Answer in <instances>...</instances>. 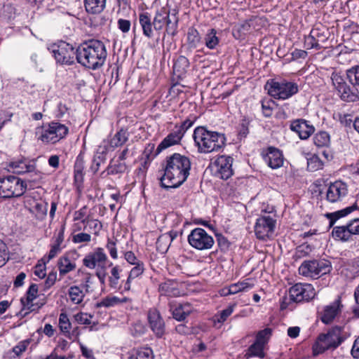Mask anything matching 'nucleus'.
Returning a JSON list of instances; mask_svg holds the SVG:
<instances>
[{"instance_id":"1","label":"nucleus","mask_w":359,"mask_h":359,"mask_svg":"<svg viewBox=\"0 0 359 359\" xmlns=\"http://www.w3.org/2000/svg\"><path fill=\"white\" fill-rule=\"evenodd\" d=\"M190 170L191 161L187 156L178 153L168 156L164 174L160 179L161 186L166 189L180 187L187 180Z\"/></svg>"},{"instance_id":"2","label":"nucleus","mask_w":359,"mask_h":359,"mask_svg":"<svg viewBox=\"0 0 359 359\" xmlns=\"http://www.w3.org/2000/svg\"><path fill=\"white\" fill-rule=\"evenodd\" d=\"M107 56L104 43L99 40H90L80 44L76 48V60L82 66L97 69L102 67Z\"/></svg>"},{"instance_id":"3","label":"nucleus","mask_w":359,"mask_h":359,"mask_svg":"<svg viewBox=\"0 0 359 359\" xmlns=\"http://www.w3.org/2000/svg\"><path fill=\"white\" fill-rule=\"evenodd\" d=\"M193 137L199 153L218 151L225 146L226 137L224 134L208 130L203 126L195 128Z\"/></svg>"},{"instance_id":"4","label":"nucleus","mask_w":359,"mask_h":359,"mask_svg":"<svg viewBox=\"0 0 359 359\" xmlns=\"http://www.w3.org/2000/svg\"><path fill=\"white\" fill-rule=\"evenodd\" d=\"M35 180H21L14 175L0 177V198L20 197L24 194L27 189L34 185Z\"/></svg>"},{"instance_id":"5","label":"nucleus","mask_w":359,"mask_h":359,"mask_svg":"<svg viewBox=\"0 0 359 359\" xmlns=\"http://www.w3.org/2000/svg\"><path fill=\"white\" fill-rule=\"evenodd\" d=\"M341 332L342 327L335 326L327 333L320 334L312 346L313 355L322 354L329 349L337 348L344 341Z\"/></svg>"},{"instance_id":"6","label":"nucleus","mask_w":359,"mask_h":359,"mask_svg":"<svg viewBox=\"0 0 359 359\" xmlns=\"http://www.w3.org/2000/svg\"><path fill=\"white\" fill-rule=\"evenodd\" d=\"M331 270L330 262L325 259L304 261L299 267L300 275L312 278H318L330 273Z\"/></svg>"},{"instance_id":"7","label":"nucleus","mask_w":359,"mask_h":359,"mask_svg":"<svg viewBox=\"0 0 359 359\" xmlns=\"http://www.w3.org/2000/svg\"><path fill=\"white\" fill-rule=\"evenodd\" d=\"M48 50L52 53L56 62L61 65H72L74 62V57L76 58V50H74L72 44L64 41L51 44Z\"/></svg>"},{"instance_id":"8","label":"nucleus","mask_w":359,"mask_h":359,"mask_svg":"<svg viewBox=\"0 0 359 359\" xmlns=\"http://www.w3.org/2000/svg\"><path fill=\"white\" fill-rule=\"evenodd\" d=\"M69 128L65 124L57 121H52L48 124L39 140L46 144H55L60 140L65 138L68 134Z\"/></svg>"},{"instance_id":"9","label":"nucleus","mask_w":359,"mask_h":359,"mask_svg":"<svg viewBox=\"0 0 359 359\" xmlns=\"http://www.w3.org/2000/svg\"><path fill=\"white\" fill-rule=\"evenodd\" d=\"M269 85L268 93L271 97L276 99H287L297 93L299 90L297 83L286 81H272Z\"/></svg>"},{"instance_id":"10","label":"nucleus","mask_w":359,"mask_h":359,"mask_svg":"<svg viewBox=\"0 0 359 359\" xmlns=\"http://www.w3.org/2000/svg\"><path fill=\"white\" fill-rule=\"evenodd\" d=\"M328 39V32L325 27L322 25L314 27L310 34L305 36L304 45L307 49L315 48L320 50L323 46L320 44Z\"/></svg>"},{"instance_id":"11","label":"nucleus","mask_w":359,"mask_h":359,"mask_svg":"<svg viewBox=\"0 0 359 359\" xmlns=\"http://www.w3.org/2000/svg\"><path fill=\"white\" fill-rule=\"evenodd\" d=\"M276 220L270 215H262L256 222L255 226V232L257 238L261 240H265L270 238L276 226Z\"/></svg>"},{"instance_id":"12","label":"nucleus","mask_w":359,"mask_h":359,"mask_svg":"<svg viewBox=\"0 0 359 359\" xmlns=\"http://www.w3.org/2000/svg\"><path fill=\"white\" fill-rule=\"evenodd\" d=\"M289 295L291 301L298 303L313 299L316 292L311 284L296 283L290 288Z\"/></svg>"},{"instance_id":"13","label":"nucleus","mask_w":359,"mask_h":359,"mask_svg":"<svg viewBox=\"0 0 359 359\" xmlns=\"http://www.w3.org/2000/svg\"><path fill=\"white\" fill-rule=\"evenodd\" d=\"M150 329L156 337L161 339L165 334V324L160 312L156 309H151L147 313Z\"/></svg>"},{"instance_id":"14","label":"nucleus","mask_w":359,"mask_h":359,"mask_svg":"<svg viewBox=\"0 0 359 359\" xmlns=\"http://www.w3.org/2000/svg\"><path fill=\"white\" fill-rule=\"evenodd\" d=\"M233 158L231 156H220L214 163L215 168V175L222 180H228L233 175L232 169Z\"/></svg>"},{"instance_id":"15","label":"nucleus","mask_w":359,"mask_h":359,"mask_svg":"<svg viewBox=\"0 0 359 359\" xmlns=\"http://www.w3.org/2000/svg\"><path fill=\"white\" fill-rule=\"evenodd\" d=\"M188 241L191 247H212L214 240L201 228L192 230L188 236Z\"/></svg>"},{"instance_id":"16","label":"nucleus","mask_w":359,"mask_h":359,"mask_svg":"<svg viewBox=\"0 0 359 359\" xmlns=\"http://www.w3.org/2000/svg\"><path fill=\"white\" fill-rule=\"evenodd\" d=\"M348 194V187L346 183L338 180L331 183L327 189L326 197L330 203L341 201Z\"/></svg>"},{"instance_id":"17","label":"nucleus","mask_w":359,"mask_h":359,"mask_svg":"<svg viewBox=\"0 0 359 359\" xmlns=\"http://www.w3.org/2000/svg\"><path fill=\"white\" fill-rule=\"evenodd\" d=\"M290 129L296 133L301 140H307L315 130L314 127L304 119L299 118L291 121Z\"/></svg>"},{"instance_id":"18","label":"nucleus","mask_w":359,"mask_h":359,"mask_svg":"<svg viewBox=\"0 0 359 359\" xmlns=\"http://www.w3.org/2000/svg\"><path fill=\"white\" fill-rule=\"evenodd\" d=\"M102 248H97V250L88 254L83 260V265L90 269H94L96 266L103 269L107 262V255L101 250Z\"/></svg>"},{"instance_id":"19","label":"nucleus","mask_w":359,"mask_h":359,"mask_svg":"<svg viewBox=\"0 0 359 359\" xmlns=\"http://www.w3.org/2000/svg\"><path fill=\"white\" fill-rule=\"evenodd\" d=\"M38 294V285L36 284H31L26 292V299H21V303L23 305V308L20 312V314L25 317L30 311L35 310V304H33V301L37 297Z\"/></svg>"},{"instance_id":"20","label":"nucleus","mask_w":359,"mask_h":359,"mask_svg":"<svg viewBox=\"0 0 359 359\" xmlns=\"http://www.w3.org/2000/svg\"><path fill=\"white\" fill-rule=\"evenodd\" d=\"M8 167L13 173L21 175L35 171L36 165L32 163L29 159L21 158L10 161Z\"/></svg>"},{"instance_id":"21","label":"nucleus","mask_w":359,"mask_h":359,"mask_svg":"<svg viewBox=\"0 0 359 359\" xmlns=\"http://www.w3.org/2000/svg\"><path fill=\"white\" fill-rule=\"evenodd\" d=\"M264 159L268 165L273 169L281 167L284 161L281 151L272 147L267 149L266 154L264 155Z\"/></svg>"},{"instance_id":"22","label":"nucleus","mask_w":359,"mask_h":359,"mask_svg":"<svg viewBox=\"0 0 359 359\" xmlns=\"http://www.w3.org/2000/svg\"><path fill=\"white\" fill-rule=\"evenodd\" d=\"M182 137V132H181L180 130H177L175 128V130L172 133H170L167 137H165L163 139V140L158 144V147L156 148L155 154H152V158H154L162 150L170 146L178 144Z\"/></svg>"},{"instance_id":"23","label":"nucleus","mask_w":359,"mask_h":359,"mask_svg":"<svg viewBox=\"0 0 359 359\" xmlns=\"http://www.w3.org/2000/svg\"><path fill=\"white\" fill-rule=\"evenodd\" d=\"M127 165L125 163L120 161H114L111 159L107 167V168L100 173L99 177L100 179H106L109 175H116L123 174L126 172Z\"/></svg>"},{"instance_id":"24","label":"nucleus","mask_w":359,"mask_h":359,"mask_svg":"<svg viewBox=\"0 0 359 359\" xmlns=\"http://www.w3.org/2000/svg\"><path fill=\"white\" fill-rule=\"evenodd\" d=\"M339 304L340 301L338 299L331 304L325 306L320 317V320L323 323L330 324L333 321L340 311Z\"/></svg>"},{"instance_id":"25","label":"nucleus","mask_w":359,"mask_h":359,"mask_svg":"<svg viewBox=\"0 0 359 359\" xmlns=\"http://www.w3.org/2000/svg\"><path fill=\"white\" fill-rule=\"evenodd\" d=\"M139 22L142 29L143 34L149 39L154 36L153 22L148 13H142L139 15Z\"/></svg>"},{"instance_id":"26","label":"nucleus","mask_w":359,"mask_h":359,"mask_svg":"<svg viewBox=\"0 0 359 359\" xmlns=\"http://www.w3.org/2000/svg\"><path fill=\"white\" fill-rule=\"evenodd\" d=\"M201 39V38L198 30L193 27H189L187 34L186 48L189 51H192V50L198 47Z\"/></svg>"},{"instance_id":"27","label":"nucleus","mask_w":359,"mask_h":359,"mask_svg":"<svg viewBox=\"0 0 359 359\" xmlns=\"http://www.w3.org/2000/svg\"><path fill=\"white\" fill-rule=\"evenodd\" d=\"M340 98L345 102H357L359 100L358 90L348 84L338 93Z\"/></svg>"},{"instance_id":"28","label":"nucleus","mask_w":359,"mask_h":359,"mask_svg":"<svg viewBox=\"0 0 359 359\" xmlns=\"http://www.w3.org/2000/svg\"><path fill=\"white\" fill-rule=\"evenodd\" d=\"M86 12L90 14L102 13L106 6V0H84Z\"/></svg>"},{"instance_id":"29","label":"nucleus","mask_w":359,"mask_h":359,"mask_svg":"<svg viewBox=\"0 0 359 359\" xmlns=\"http://www.w3.org/2000/svg\"><path fill=\"white\" fill-rule=\"evenodd\" d=\"M264 348V346L254 341V343L245 351V353L244 354V358L245 359H249L250 358L256 357L263 359L266 356Z\"/></svg>"},{"instance_id":"30","label":"nucleus","mask_w":359,"mask_h":359,"mask_svg":"<svg viewBox=\"0 0 359 359\" xmlns=\"http://www.w3.org/2000/svg\"><path fill=\"white\" fill-rule=\"evenodd\" d=\"M128 132L126 130L121 128L113 136V137L110 139V140L107 141L109 143L110 147L114 149L115 148L123 145L128 141Z\"/></svg>"},{"instance_id":"31","label":"nucleus","mask_w":359,"mask_h":359,"mask_svg":"<svg viewBox=\"0 0 359 359\" xmlns=\"http://www.w3.org/2000/svg\"><path fill=\"white\" fill-rule=\"evenodd\" d=\"M135 265V266L130 270L128 278L124 283L123 287L125 290H130L132 280L141 276L144 271L143 262L137 263Z\"/></svg>"},{"instance_id":"32","label":"nucleus","mask_w":359,"mask_h":359,"mask_svg":"<svg viewBox=\"0 0 359 359\" xmlns=\"http://www.w3.org/2000/svg\"><path fill=\"white\" fill-rule=\"evenodd\" d=\"M34 206L30 208V212L34 214L38 220H43L47 215L48 203L46 201H38Z\"/></svg>"},{"instance_id":"33","label":"nucleus","mask_w":359,"mask_h":359,"mask_svg":"<svg viewBox=\"0 0 359 359\" xmlns=\"http://www.w3.org/2000/svg\"><path fill=\"white\" fill-rule=\"evenodd\" d=\"M358 208V207L357 204L354 203L353 205L347 207L344 209L327 214V217L330 219V226H332L337 219L346 217Z\"/></svg>"},{"instance_id":"34","label":"nucleus","mask_w":359,"mask_h":359,"mask_svg":"<svg viewBox=\"0 0 359 359\" xmlns=\"http://www.w3.org/2000/svg\"><path fill=\"white\" fill-rule=\"evenodd\" d=\"M130 359H154L153 350L149 347L134 349L129 356Z\"/></svg>"},{"instance_id":"35","label":"nucleus","mask_w":359,"mask_h":359,"mask_svg":"<svg viewBox=\"0 0 359 359\" xmlns=\"http://www.w3.org/2000/svg\"><path fill=\"white\" fill-rule=\"evenodd\" d=\"M332 235L335 240L342 241H348L352 238L346 225L334 227Z\"/></svg>"},{"instance_id":"36","label":"nucleus","mask_w":359,"mask_h":359,"mask_svg":"<svg viewBox=\"0 0 359 359\" xmlns=\"http://www.w3.org/2000/svg\"><path fill=\"white\" fill-rule=\"evenodd\" d=\"M204 41L208 48L215 49L219 43V38L217 36V30L213 28L208 29L205 35Z\"/></svg>"},{"instance_id":"37","label":"nucleus","mask_w":359,"mask_h":359,"mask_svg":"<svg viewBox=\"0 0 359 359\" xmlns=\"http://www.w3.org/2000/svg\"><path fill=\"white\" fill-rule=\"evenodd\" d=\"M313 143L318 147L327 148L330 144V136L325 131H319L313 137Z\"/></svg>"},{"instance_id":"38","label":"nucleus","mask_w":359,"mask_h":359,"mask_svg":"<svg viewBox=\"0 0 359 359\" xmlns=\"http://www.w3.org/2000/svg\"><path fill=\"white\" fill-rule=\"evenodd\" d=\"M189 67V60L185 56L180 55L174 63L173 70L179 76H181L187 72Z\"/></svg>"},{"instance_id":"39","label":"nucleus","mask_w":359,"mask_h":359,"mask_svg":"<svg viewBox=\"0 0 359 359\" xmlns=\"http://www.w3.org/2000/svg\"><path fill=\"white\" fill-rule=\"evenodd\" d=\"M68 294L71 302L75 304H81L85 297V293L79 286L70 287Z\"/></svg>"},{"instance_id":"40","label":"nucleus","mask_w":359,"mask_h":359,"mask_svg":"<svg viewBox=\"0 0 359 359\" xmlns=\"http://www.w3.org/2000/svg\"><path fill=\"white\" fill-rule=\"evenodd\" d=\"M323 161L317 154H313L307 158V169L309 171L315 172L323 169Z\"/></svg>"},{"instance_id":"41","label":"nucleus","mask_w":359,"mask_h":359,"mask_svg":"<svg viewBox=\"0 0 359 359\" xmlns=\"http://www.w3.org/2000/svg\"><path fill=\"white\" fill-rule=\"evenodd\" d=\"M122 271L119 266H115L111 269V276H109V285L113 289H119V279Z\"/></svg>"},{"instance_id":"42","label":"nucleus","mask_w":359,"mask_h":359,"mask_svg":"<svg viewBox=\"0 0 359 359\" xmlns=\"http://www.w3.org/2000/svg\"><path fill=\"white\" fill-rule=\"evenodd\" d=\"M178 23L179 19L175 18V21L172 20L171 18L168 19L165 29L163 33L164 35H166V38L168 36L174 37L177 35L178 32Z\"/></svg>"},{"instance_id":"43","label":"nucleus","mask_w":359,"mask_h":359,"mask_svg":"<svg viewBox=\"0 0 359 359\" xmlns=\"http://www.w3.org/2000/svg\"><path fill=\"white\" fill-rule=\"evenodd\" d=\"M271 332L272 330L268 327L259 331L256 334L255 341L265 347L268 344Z\"/></svg>"},{"instance_id":"44","label":"nucleus","mask_w":359,"mask_h":359,"mask_svg":"<svg viewBox=\"0 0 359 359\" xmlns=\"http://www.w3.org/2000/svg\"><path fill=\"white\" fill-rule=\"evenodd\" d=\"M83 222L85 223L84 230L94 234H97L102 229L101 222L97 219H86L83 220Z\"/></svg>"},{"instance_id":"45","label":"nucleus","mask_w":359,"mask_h":359,"mask_svg":"<svg viewBox=\"0 0 359 359\" xmlns=\"http://www.w3.org/2000/svg\"><path fill=\"white\" fill-rule=\"evenodd\" d=\"M83 170H84L83 157L80 154L76 157V161L74 163V179L76 182H78L79 179H82Z\"/></svg>"},{"instance_id":"46","label":"nucleus","mask_w":359,"mask_h":359,"mask_svg":"<svg viewBox=\"0 0 359 359\" xmlns=\"http://www.w3.org/2000/svg\"><path fill=\"white\" fill-rule=\"evenodd\" d=\"M168 19H170L169 14L165 15L157 13L153 20L154 29L156 31L161 30L165 24L166 25Z\"/></svg>"},{"instance_id":"47","label":"nucleus","mask_w":359,"mask_h":359,"mask_svg":"<svg viewBox=\"0 0 359 359\" xmlns=\"http://www.w3.org/2000/svg\"><path fill=\"white\" fill-rule=\"evenodd\" d=\"M59 327L62 332L66 336L69 335V330L71 328V323L69 322L67 315L62 313L59 317Z\"/></svg>"},{"instance_id":"48","label":"nucleus","mask_w":359,"mask_h":359,"mask_svg":"<svg viewBox=\"0 0 359 359\" xmlns=\"http://www.w3.org/2000/svg\"><path fill=\"white\" fill-rule=\"evenodd\" d=\"M349 82L353 86H359V66L355 65L346 70Z\"/></svg>"},{"instance_id":"49","label":"nucleus","mask_w":359,"mask_h":359,"mask_svg":"<svg viewBox=\"0 0 359 359\" xmlns=\"http://www.w3.org/2000/svg\"><path fill=\"white\" fill-rule=\"evenodd\" d=\"M121 303V299L116 297H107L104 299H102L100 302H97L95 304L96 308H100V307H111L114 305H116L118 304Z\"/></svg>"},{"instance_id":"50","label":"nucleus","mask_w":359,"mask_h":359,"mask_svg":"<svg viewBox=\"0 0 359 359\" xmlns=\"http://www.w3.org/2000/svg\"><path fill=\"white\" fill-rule=\"evenodd\" d=\"M251 120L246 116H244L241 123L238 125V136L240 138L245 137L249 133V126Z\"/></svg>"},{"instance_id":"51","label":"nucleus","mask_w":359,"mask_h":359,"mask_svg":"<svg viewBox=\"0 0 359 359\" xmlns=\"http://www.w3.org/2000/svg\"><path fill=\"white\" fill-rule=\"evenodd\" d=\"M331 80L335 90L339 93L347 84L344 78L338 73L332 74Z\"/></svg>"},{"instance_id":"52","label":"nucleus","mask_w":359,"mask_h":359,"mask_svg":"<svg viewBox=\"0 0 359 359\" xmlns=\"http://www.w3.org/2000/svg\"><path fill=\"white\" fill-rule=\"evenodd\" d=\"M275 102L271 99L262 101V113L264 116L270 117L273 114Z\"/></svg>"},{"instance_id":"53","label":"nucleus","mask_w":359,"mask_h":359,"mask_svg":"<svg viewBox=\"0 0 359 359\" xmlns=\"http://www.w3.org/2000/svg\"><path fill=\"white\" fill-rule=\"evenodd\" d=\"M92 315L86 313H79L74 316L75 320L81 325H88L91 323Z\"/></svg>"},{"instance_id":"54","label":"nucleus","mask_w":359,"mask_h":359,"mask_svg":"<svg viewBox=\"0 0 359 359\" xmlns=\"http://www.w3.org/2000/svg\"><path fill=\"white\" fill-rule=\"evenodd\" d=\"M106 160H107V158L98 157V156H96L94 154L93 158L92 164L90 168L91 171L94 174L97 172L101 164L104 163Z\"/></svg>"},{"instance_id":"55","label":"nucleus","mask_w":359,"mask_h":359,"mask_svg":"<svg viewBox=\"0 0 359 359\" xmlns=\"http://www.w3.org/2000/svg\"><path fill=\"white\" fill-rule=\"evenodd\" d=\"M233 306H229L226 309L222 310L217 316V321L218 323H224L227 318L233 313Z\"/></svg>"},{"instance_id":"56","label":"nucleus","mask_w":359,"mask_h":359,"mask_svg":"<svg viewBox=\"0 0 359 359\" xmlns=\"http://www.w3.org/2000/svg\"><path fill=\"white\" fill-rule=\"evenodd\" d=\"M171 311L173 318L178 321H183L187 318L180 304L175 308H171Z\"/></svg>"},{"instance_id":"57","label":"nucleus","mask_w":359,"mask_h":359,"mask_svg":"<svg viewBox=\"0 0 359 359\" xmlns=\"http://www.w3.org/2000/svg\"><path fill=\"white\" fill-rule=\"evenodd\" d=\"M346 226L348 228L350 233L353 236V235L359 234V218L354 219L350 221Z\"/></svg>"},{"instance_id":"58","label":"nucleus","mask_w":359,"mask_h":359,"mask_svg":"<svg viewBox=\"0 0 359 359\" xmlns=\"http://www.w3.org/2000/svg\"><path fill=\"white\" fill-rule=\"evenodd\" d=\"M74 243H86L90 241V235L87 233H79L72 237Z\"/></svg>"},{"instance_id":"59","label":"nucleus","mask_w":359,"mask_h":359,"mask_svg":"<svg viewBox=\"0 0 359 359\" xmlns=\"http://www.w3.org/2000/svg\"><path fill=\"white\" fill-rule=\"evenodd\" d=\"M29 344V341H20L18 345L13 347V351L17 355L19 356L22 354L27 348L28 344Z\"/></svg>"},{"instance_id":"60","label":"nucleus","mask_w":359,"mask_h":359,"mask_svg":"<svg viewBox=\"0 0 359 359\" xmlns=\"http://www.w3.org/2000/svg\"><path fill=\"white\" fill-rule=\"evenodd\" d=\"M174 43V39L173 37L168 36L166 38V35H163L162 37V47L163 49V51H168L169 52L172 46Z\"/></svg>"},{"instance_id":"61","label":"nucleus","mask_w":359,"mask_h":359,"mask_svg":"<svg viewBox=\"0 0 359 359\" xmlns=\"http://www.w3.org/2000/svg\"><path fill=\"white\" fill-rule=\"evenodd\" d=\"M118 29L123 33L129 32L131 26L130 21L125 19H119L117 22Z\"/></svg>"},{"instance_id":"62","label":"nucleus","mask_w":359,"mask_h":359,"mask_svg":"<svg viewBox=\"0 0 359 359\" xmlns=\"http://www.w3.org/2000/svg\"><path fill=\"white\" fill-rule=\"evenodd\" d=\"M173 238H174L168 233L161 235L157 240V244L159 245H168V247H170Z\"/></svg>"},{"instance_id":"63","label":"nucleus","mask_w":359,"mask_h":359,"mask_svg":"<svg viewBox=\"0 0 359 359\" xmlns=\"http://www.w3.org/2000/svg\"><path fill=\"white\" fill-rule=\"evenodd\" d=\"M193 123L194 121L187 118L184 122H182L181 125H176L175 128L177 130H180L181 132H182V136H184L186 131L192 126Z\"/></svg>"},{"instance_id":"64","label":"nucleus","mask_w":359,"mask_h":359,"mask_svg":"<svg viewBox=\"0 0 359 359\" xmlns=\"http://www.w3.org/2000/svg\"><path fill=\"white\" fill-rule=\"evenodd\" d=\"M57 279V273L55 272H51L48 275V277L44 283V289H49L53 286Z\"/></svg>"}]
</instances>
